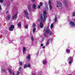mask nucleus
<instances>
[{
  "label": "nucleus",
  "mask_w": 75,
  "mask_h": 75,
  "mask_svg": "<svg viewBox=\"0 0 75 75\" xmlns=\"http://www.w3.org/2000/svg\"><path fill=\"white\" fill-rule=\"evenodd\" d=\"M24 14H25V15L26 16V18L28 19V20H29V17L28 16V13H27V11L26 10H24Z\"/></svg>",
  "instance_id": "4"
},
{
  "label": "nucleus",
  "mask_w": 75,
  "mask_h": 75,
  "mask_svg": "<svg viewBox=\"0 0 75 75\" xmlns=\"http://www.w3.org/2000/svg\"><path fill=\"white\" fill-rule=\"evenodd\" d=\"M4 0H0V2L2 3L3 2Z\"/></svg>",
  "instance_id": "33"
},
{
  "label": "nucleus",
  "mask_w": 75,
  "mask_h": 75,
  "mask_svg": "<svg viewBox=\"0 0 75 75\" xmlns=\"http://www.w3.org/2000/svg\"><path fill=\"white\" fill-rule=\"evenodd\" d=\"M57 21V16H55V22H56Z\"/></svg>",
  "instance_id": "24"
},
{
  "label": "nucleus",
  "mask_w": 75,
  "mask_h": 75,
  "mask_svg": "<svg viewBox=\"0 0 75 75\" xmlns=\"http://www.w3.org/2000/svg\"><path fill=\"white\" fill-rule=\"evenodd\" d=\"M21 67H20L19 69V71H20V70H21Z\"/></svg>",
  "instance_id": "35"
},
{
  "label": "nucleus",
  "mask_w": 75,
  "mask_h": 75,
  "mask_svg": "<svg viewBox=\"0 0 75 75\" xmlns=\"http://www.w3.org/2000/svg\"><path fill=\"white\" fill-rule=\"evenodd\" d=\"M0 10H1V5H0Z\"/></svg>",
  "instance_id": "40"
},
{
  "label": "nucleus",
  "mask_w": 75,
  "mask_h": 75,
  "mask_svg": "<svg viewBox=\"0 0 75 75\" xmlns=\"http://www.w3.org/2000/svg\"><path fill=\"white\" fill-rule=\"evenodd\" d=\"M39 4L40 6H42V2H40Z\"/></svg>",
  "instance_id": "27"
},
{
  "label": "nucleus",
  "mask_w": 75,
  "mask_h": 75,
  "mask_svg": "<svg viewBox=\"0 0 75 75\" xmlns=\"http://www.w3.org/2000/svg\"><path fill=\"white\" fill-rule=\"evenodd\" d=\"M43 13V16L41 15L40 18V20L42 22H44L45 21V20H46V18L47 17L46 11H44Z\"/></svg>",
  "instance_id": "1"
},
{
  "label": "nucleus",
  "mask_w": 75,
  "mask_h": 75,
  "mask_svg": "<svg viewBox=\"0 0 75 75\" xmlns=\"http://www.w3.org/2000/svg\"><path fill=\"white\" fill-rule=\"evenodd\" d=\"M42 48H43V49H44V48H45V46L43 47Z\"/></svg>",
  "instance_id": "41"
},
{
  "label": "nucleus",
  "mask_w": 75,
  "mask_h": 75,
  "mask_svg": "<svg viewBox=\"0 0 75 75\" xmlns=\"http://www.w3.org/2000/svg\"><path fill=\"white\" fill-rule=\"evenodd\" d=\"M19 64L20 66L22 65H23V62H19Z\"/></svg>",
  "instance_id": "28"
},
{
  "label": "nucleus",
  "mask_w": 75,
  "mask_h": 75,
  "mask_svg": "<svg viewBox=\"0 0 75 75\" xmlns=\"http://www.w3.org/2000/svg\"><path fill=\"white\" fill-rule=\"evenodd\" d=\"M46 63H47V61L45 60H43V64H46Z\"/></svg>",
  "instance_id": "18"
},
{
  "label": "nucleus",
  "mask_w": 75,
  "mask_h": 75,
  "mask_svg": "<svg viewBox=\"0 0 75 75\" xmlns=\"http://www.w3.org/2000/svg\"><path fill=\"white\" fill-rule=\"evenodd\" d=\"M36 6L35 4H33V5L32 6V8L34 9H36Z\"/></svg>",
  "instance_id": "15"
},
{
  "label": "nucleus",
  "mask_w": 75,
  "mask_h": 75,
  "mask_svg": "<svg viewBox=\"0 0 75 75\" xmlns=\"http://www.w3.org/2000/svg\"><path fill=\"white\" fill-rule=\"evenodd\" d=\"M57 7H58V5H57Z\"/></svg>",
  "instance_id": "47"
},
{
  "label": "nucleus",
  "mask_w": 75,
  "mask_h": 75,
  "mask_svg": "<svg viewBox=\"0 0 75 75\" xmlns=\"http://www.w3.org/2000/svg\"><path fill=\"white\" fill-rule=\"evenodd\" d=\"M72 59H73V57H72L70 56L69 57L68 59V61H69V60H72Z\"/></svg>",
  "instance_id": "10"
},
{
  "label": "nucleus",
  "mask_w": 75,
  "mask_h": 75,
  "mask_svg": "<svg viewBox=\"0 0 75 75\" xmlns=\"http://www.w3.org/2000/svg\"><path fill=\"white\" fill-rule=\"evenodd\" d=\"M27 58L28 59H30V54H29L28 56V57H27Z\"/></svg>",
  "instance_id": "20"
},
{
  "label": "nucleus",
  "mask_w": 75,
  "mask_h": 75,
  "mask_svg": "<svg viewBox=\"0 0 75 75\" xmlns=\"http://www.w3.org/2000/svg\"><path fill=\"white\" fill-rule=\"evenodd\" d=\"M49 45V40H48L47 42L46 43V45Z\"/></svg>",
  "instance_id": "23"
},
{
  "label": "nucleus",
  "mask_w": 75,
  "mask_h": 75,
  "mask_svg": "<svg viewBox=\"0 0 75 75\" xmlns=\"http://www.w3.org/2000/svg\"><path fill=\"white\" fill-rule=\"evenodd\" d=\"M72 60H70L69 63V64H71V63H72Z\"/></svg>",
  "instance_id": "25"
},
{
  "label": "nucleus",
  "mask_w": 75,
  "mask_h": 75,
  "mask_svg": "<svg viewBox=\"0 0 75 75\" xmlns=\"http://www.w3.org/2000/svg\"><path fill=\"white\" fill-rule=\"evenodd\" d=\"M75 16V12H74L73 14V16Z\"/></svg>",
  "instance_id": "36"
},
{
  "label": "nucleus",
  "mask_w": 75,
  "mask_h": 75,
  "mask_svg": "<svg viewBox=\"0 0 75 75\" xmlns=\"http://www.w3.org/2000/svg\"><path fill=\"white\" fill-rule=\"evenodd\" d=\"M36 30V28H34L33 30V33H35V31Z\"/></svg>",
  "instance_id": "21"
},
{
  "label": "nucleus",
  "mask_w": 75,
  "mask_h": 75,
  "mask_svg": "<svg viewBox=\"0 0 75 75\" xmlns=\"http://www.w3.org/2000/svg\"><path fill=\"white\" fill-rule=\"evenodd\" d=\"M13 28H14V25H12L9 28V31H13Z\"/></svg>",
  "instance_id": "5"
},
{
  "label": "nucleus",
  "mask_w": 75,
  "mask_h": 75,
  "mask_svg": "<svg viewBox=\"0 0 75 75\" xmlns=\"http://www.w3.org/2000/svg\"><path fill=\"white\" fill-rule=\"evenodd\" d=\"M35 1V0H33L32 2H34Z\"/></svg>",
  "instance_id": "42"
},
{
  "label": "nucleus",
  "mask_w": 75,
  "mask_h": 75,
  "mask_svg": "<svg viewBox=\"0 0 75 75\" xmlns=\"http://www.w3.org/2000/svg\"><path fill=\"white\" fill-rule=\"evenodd\" d=\"M40 6H40V5H39V6H38V8H40Z\"/></svg>",
  "instance_id": "38"
},
{
  "label": "nucleus",
  "mask_w": 75,
  "mask_h": 75,
  "mask_svg": "<svg viewBox=\"0 0 75 75\" xmlns=\"http://www.w3.org/2000/svg\"><path fill=\"white\" fill-rule=\"evenodd\" d=\"M17 13H16L13 16L12 19L13 20H16V19H17Z\"/></svg>",
  "instance_id": "6"
},
{
  "label": "nucleus",
  "mask_w": 75,
  "mask_h": 75,
  "mask_svg": "<svg viewBox=\"0 0 75 75\" xmlns=\"http://www.w3.org/2000/svg\"><path fill=\"white\" fill-rule=\"evenodd\" d=\"M70 25L71 27H75V25L74 23L72 21L70 22Z\"/></svg>",
  "instance_id": "7"
},
{
  "label": "nucleus",
  "mask_w": 75,
  "mask_h": 75,
  "mask_svg": "<svg viewBox=\"0 0 75 75\" xmlns=\"http://www.w3.org/2000/svg\"><path fill=\"white\" fill-rule=\"evenodd\" d=\"M10 18H11V16L10 15H8L7 17V20H9L10 19Z\"/></svg>",
  "instance_id": "11"
},
{
  "label": "nucleus",
  "mask_w": 75,
  "mask_h": 75,
  "mask_svg": "<svg viewBox=\"0 0 75 75\" xmlns=\"http://www.w3.org/2000/svg\"><path fill=\"white\" fill-rule=\"evenodd\" d=\"M27 65L25 64L24 66V68H27Z\"/></svg>",
  "instance_id": "29"
},
{
  "label": "nucleus",
  "mask_w": 75,
  "mask_h": 75,
  "mask_svg": "<svg viewBox=\"0 0 75 75\" xmlns=\"http://www.w3.org/2000/svg\"><path fill=\"white\" fill-rule=\"evenodd\" d=\"M13 75H15V74H14V73H13Z\"/></svg>",
  "instance_id": "46"
},
{
  "label": "nucleus",
  "mask_w": 75,
  "mask_h": 75,
  "mask_svg": "<svg viewBox=\"0 0 75 75\" xmlns=\"http://www.w3.org/2000/svg\"><path fill=\"white\" fill-rule=\"evenodd\" d=\"M51 4H52V2H51V1L50 0L49 1V5L50 10H52V6Z\"/></svg>",
  "instance_id": "3"
},
{
  "label": "nucleus",
  "mask_w": 75,
  "mask_h": 75,
  "mask_svg": "<svg viewBox=\"0 0 75 75\" xmlns=\"http://www.w3.org/2000/svg\"><path fill=\"white\" fill-rule=\"evenodd\" d=\"M44 35V36H47V34H46V33H45Z\"/></svg>",
  "instance_id": "37"
},
{
  "label": "nucleus",
  "mask_w": 75,
  "mask_h": 75,
  "mask_svg": "<svg viewBox=\"0 0 75 75\" xmlns=\"http://www.w3.org/2000/svg\"><path fill=\"white\" fill-rule=\"evenodd\" d=\"M8 13V11H7L6 12V14H7V13Z\"/></svg>",
  "instance_id": "44"
},
{
  "label": "nucleus",
  "mask_w": 75,
  "mask_h": 75,
  "mask_svg": "<svg viewBox=\"0 0 75 75\" xmlns=\"http://www.w3.org/2000/svg\"><path fill=\"white\" fill-rule=\"evenodd\" d=\"M30 66H31V65H30V64H29L27 65V67H30Z\"/></svg>",
  "instance_id": "32"
},
{
  "label": "nucleus",
  "mask_w": 75,
  "mask_h": 75,
  "mask_svg": "<svg viewBox=\"0 0 75 75\" xmlns=\"http://www.w3.org/2000/svg\"><path fill=\"white\" fill-rule=\"evenodd\" d=\"M31 5H29L28 6V10H29V11H31Z\"/></svg>",
  "instance_id": "13"
},
{
  "label": "nucleus",
  "mask_w": 75,
  "mask_h": 75,
  "mask_svg": "<svg viewBox=\"0 0 75 75\" xmlns=\"http://www.w3.org/2000/svg\"><path fill=\"white\" fill-rule=\"evenodd\" d=\"M11 0V1H13V0Z\"/></svg>",
  "instance_id": "48"
},
{
  "label": "nucleus",
  "mask_w": 75,
  "mask_h": 75,
  "mask_svg": "<svg viewBox=\"0 0 75 75\" xmlns=\"http://www.w3.org/2000/svg\"><path fill=\"white\" fill-rule=\"evenodd\" d=\"M40 25L41 28H42V27H44V25H43V23H40Z\"/></svg>",
  "instance_id": "12"
},
{
  "label": "nucleus",
  "mask_w": 75,
  "mask_h": 75,
  "mask_svg": "<svg viewBox=\"0 0 75 75\" xmlns=\"http://www.w3.org/2000/svg\"><path fill=\"white\" fill-rule=\"evenodd\" d=\"M64 5L66 7H68L67 3V1H65L64 2Z\"/></svg>",
  "instance_id": "17"
},
{
  "label": "nucleus",
  "mask_w": 75,
  "mask_h": 75,
  "mask_svg": "<svg viewBox=\"0 0 75 75\" xmlns=\"http://www.w3.org/2000/svg\"><path fill=\"white\" fill-rule=\"evenodd\" d=\"M57 4L58 6H59V7H61L62 6V4L59 1L57 2Z\"/></svg>",
  "instance_id": "8"
},
{
  "label": "nucleus",
  "mask_w": 75,
  "mask_h": 75,
  "mask_svg": "<svg viewBox=\"0 0 75 75\" xmlns=\"http://www.w3.org/2000/svg\"><path fill=\"white\" fill-rule=\"evenodd\" d=\"M20 74V72L18 71V72H17V74L16 75H18V74Z\"/></svg>",
  "instance_id": "34"
},
{
  "label": "nucleus",
  "mask_w": 75,
  "mask_h": 75,
  "mask_svg": "<svg viewBox=\"0 0 75 75\" xmlns=\"http://www.w3.org/2000/svg\"><path fill=\"white\" fill-rule=\"evenodd\" d=\"M43 44H41V47H42L43 46Z\"/></svg>",
  "instance_id": "39"
},
{
  "label": "nucleus",
  "mask_w": 75,
  "mask_h": 75,
  "mask_svg": "<svg viewBox=\"0 0 75 75\" xmlns=\"http://www.w3.org/2000/svg\"><path fill=\"white\" fill-rule=\"evenodd\" d=\"M18 27H20V28H21V23H18Z\"/></svg>",
  "instance_id": "16"
},
{
  "label": "nucleus",
  "mask_w": 75,
  "mask_h": 75,
  "mask_svg": "<svg viewBox=\"0 0 75 75\" xmlns=\"http://www.w3.org/2000/svg\"><path fill=\"white\" fill-rule=\"evenodd\" d=\"M53 24H54V23L52 24L51 25V29H52V28H53V27H54V25Z\"/></svg>",
  "instance_id": "22"
},
{
  "label": "nucleus",
  "mask_w": 75,
  "mask_h": 75,
  "mask_svg": "<svg viewBox=\"0 0 75 75\" xmlns=\"http://www.w3.org/2000/svg\"><path fill=\"white\" fill-rule=\"evenodd\" d=\"M31 39L32 41H34V38L33 37H31Z\"/></svg>",
  "instance_id": "30"
},
{
  "label": "nucleus",
  "mask_w": 75,
  "mask_h": 75,
  "mask_svg": "<svg viewBox=\"0 0 75 75\" xmlns=\"http://www.w3.org/2000/svg\"><path fill=\"white\" fill-rule=\"evenodd\" d=\"M26 49H25V47H23V54L24 55V53H25V52L26 51Z\"/></svg>",
  "instance_id": "9"
},
{
  "label": "nucleus",
  "mask_w": 75,
  "mask_h": 75,
  "mask_svg": "<svg viewBox=\"0 0 75 75\" xmlns=\"http://www.w3.org/2000/svg\"><path fill=\"white\" fill-rule=\"evenodd\" d=\"M8 71L10 73V74H12V72H11V69H8Z\"/></svg>",
  "instance_id": "19"
},
{
  "label": "nucleus",
  "mask_w": 75,
  "mask_h": 75,
  "mask_svg": "<svg viewBox=\"0 0 75 75\" xmlns=\"http://www.w3.org/2000/svg\"><path fill=\"white\" fill-rule=\"evenodd\" d=\"M44 31L47 34H50V35H51V32L50 30H49L48 27H45L44 29Z\"/></svg>",
  "instance_id": "2"
},
{
  "label": "nucleus",
  "mask_w": 75,
  "mask_h": 75,
  "mask_svg": "<svg viewBox=\"0 0 75 75\" xmlns=\"http://www.w3.org/2000/svg\"><path fill=\"white\" fill-rule=\"evenodd\" d=\"M28 26L27 25H26L25 26V28H26V29H27L28 28Z\"/></svg>",
  "instance_id": "31"
},
{
  "label": "nucleus",
  "mask_w": 75,
  "mask_h": 75,
  "mask_svg": "<svg viewBox=\"0 0 75 75\" xmlns=\"http://www.w3.org/2000/svg\"><path fill=\"white\" fill-rule=\"evenodd\" d=\"M38 22H40V19H38Z\"/></svg>",
  "instance_id": "45"
},
{
  "label": "nucleus",
  "mask_w": 75,
  "mask_h": 75,
  "mask_svg": "<svg viewBox=\"0 0 75 75\" xmlns=\"http://www.w3.org/2000/svg\"><path fill=\"white\" fill-rule=\"evenodd\" d=\"M66 51L67 52V54H69V53L71 52H70V50L68 49L66 50Z\"/></svg>",
  "instance_id": "14"
},
{
  "label": "nucleus",
  "mask_w": 75,
  "mask_h": 75,
  "mask_svg": "<svg viewBox=\"0 0 75 75\" xmlns=\"http://www.w3.org/2000/svg\"><path fill=\"white\" fill-rule=\"evenodd\" d=\"M39 74L38 75H41V74H42V72H40V73H39Z\"/></svg>",
  "instance_id": "43"
},
{
  "label": "nucleus",
  "mask_w": 75,
  "mask_h": 75,
  "mask_svg": "<svg viewBox=\"0 0 75 75\" xmlns=\"http://www.w3.org/2000/svg\"><path fill=\"white\" fill-rule=\"evenodd\" d=\"M36 26V25L35 23H34L33 25V27H35Z\"/></svg>",
  "instance_id": "26"
}]
</instances>
